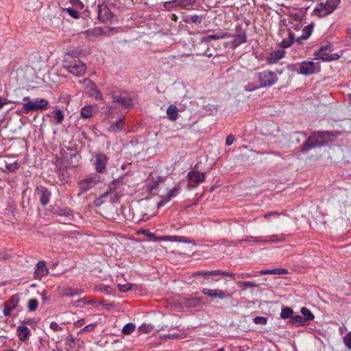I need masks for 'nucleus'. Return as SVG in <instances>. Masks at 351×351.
I'll use <instances>...</instances> for the list:
<instances>
[{"label":"nucleus","instance_id":"17","mask_svg":"<svg viewBox=\"0 0 351 351\" xmlns=\"http://www.w3.org/2000/svg\"><path fill=\"white\" fill-rule=\"evenodd\" d=\"M187 178L191 183H194L195 184H199L204 182L205 180V174L203 172H199L196 170L191 171L187 174Z\"/></svg>","mask_w":351,"mask_h":351},{"label":"nucleus","instance_id":"34","mask_svg":"<svg viewBox=\"0 0 351 351\" xmlns=\"http://www.w3.org/2000/svg\"><path fill=\"white\" fill-rule=\"evenodd\" d=\"M96 290L107 295H112L114 293L113 289L108 285H99L96 287Z\"/></svg>","mask_w":351,"mask_h":351},{"label":"nucleus","instance_id":"20","mask_svg":"<svg viewBox=\"0 0 351 351\" xmlns=\"http://www.w3.org/2000/svg\"><path fill=\"white\" fill-rule=\"evenodd\" d=\"M97 180L95 178H89L79 182V186L82 193H85L95 186Z\"/></svg>","mask_w":351,"mask_h":351},{"label":"nucleus","instance_id":"26","mask_svg":"<svg viewBox=\"0 0 351 351\" xmlns=\"http://www.w3.org/2000/svg\"><path fill=\"white\" fill-rule=\"evenodd\" d=\"M81 343L82 342L80 339L75 337L73 335H70L66 338V344L71 349L80 348Z\"/></svg>","mask_w":351,"mask_h":351},{"label":"nucleus","instance_id":"14","mask_svg":"<svg viewBox=\"0 0 351 351\" xmlns=\"http://www.w3.org/2000/svg\"><path fill=\"white\" fill-rule=\"evenodd\" d=\"M108 94L111 95L113 102L119 103L124 108L133 107V101L131 97L117 95L114 93H111V91H108Z\"/></svg>","mask_w":351,"mask_h":351},{"label":"nucleus","instance_id":"3","mask_svg":"<svg viewBox=\"0 0 351 351\" xmlns=\"http://www.w3.org/2000/svg\"><path fill=\"white\" fill-rule=\"evenodd\" d=\"M63 67L70 73L78 77L82 76L86 69V64L79 59L65 60Z\"/></svg>","mask_w":351,"mask_h":351},{"label":"nucleus","instance_id":"54","mask_svg":"<svg viewBox=\"0 0 351 351\" xmlns=\"http://www.w3.org/2000/svg\"><path fill=\"white\" fill-rule=\"evenodd\" d=\"M139 329L145 333H148L153 329V326L150 324H143L140 326Z\"/></svg>","mask_w":351,"mask_h":351},{"label":"nucleus","instance_id":"40","mask_svg":"<svg viewBox=\"0 0 351 351\" xmlns=\"http://www.w3.org/2000/svg\"><path fill=\"white\" fill-rule=\"evenodd\" d=\"M346 347L351 350V331L348 332L343 338Z\"/></svg>","mask_w":351,"mask_h":351},{"label":"nucleus","instance_id":"19","mask_svg":"<svg viewBox=\"0 0 351 351\" xmlns=\"http://www.w3.org/2000/svg\"><path fill=\"white\" fill-rule=\"evenodd\" d=\"M284 49H277L271 51L267 57L266 60L268 64H272L277 63L285 55Z\"/></svg>","mask_w":351,"mask_h":351},{"label":"nucleus","instance_id":"51","mask_svg":"<svg viewBox=\"0 0 351 351\" xmlns=\"http://www.w3.org/2000/svg\"><path fill=\"white\" fill-rule=\"evenodd\" d=\"M110 193V191H107L104 194H103L102 195H101L98 199H97L95 202H94V204L96 206H100L103 202H104V199L105 197H106L108 194Z\"/></svg>","mask_w":351,"mask_h":351},{"label":"nucleus","instance_id":"27","mask_svg":"<svg viewBox=\"0 0 351 351\" xmlns=\"http://www.w3.org/2000/svg\"><path fill=\"white\" fill-rule=\"evenodd\" d=\"M94 108L92 105H88L82 108L80 111V116L83 119H88L93 116Z\"/></svg>","mask_w":351,"mask_h":351},{"label":"nucleus","instance_id":"9","mask_svg":"<svg viewBox=\"0 0 351 351\" xmlns=\"http://www.w3.org/2000/svg\"><path fill=\"white\" fill-rule=\"evenodd\" d=\"M19 300L20 299L19 294L13 295L8 300L4 303L3 314L5 316H9L11 313V311L18 306Z\"/></svg>","mask_w":351,"mask_h":351},{"label":"nucleus","instance_id":"57","mask_svg":"<svg viewBox=\"0 0 351 351\" xmlns=\"http://www.w3.org/2000/svg\"><path fill=\"white\" fill-rule=\"evenodd\" d=\"M71 3L73 6H75L78 9H83L84 4L80 0H71Z\"/></svg>","mask_w":351,"mask_h":351},{"label":"nucleus","instance_id":"10","mask_svg":"<svg viewBox=\"0 0 351 351\" xmlns=\"http://www.w3.org/2000/svg\"><path fill=\"white\" fill-rule=\"evenodd\" d=\"M84 84H85L88 88V93L90 97H94L97 100H102V94L93 82L86 79L84 81Z\"/></svg>","mask_w":351,"mask_h":351},{"label":"nucleus","instance_id":"33","mask_svg":"<svg viewBox=\"0 0 351 351\" xmlns=\"http://www.w3.org/2000/svg\"><path fill=\"white\" fill-rule=\"evenodd\" d=\"M20 167V163L16 161L13 162H8L7 165L5 166V173L15 172L19 169Z\"/></svg>","mask_w":351,"mask_h":351},{"label":"nucleus","instance_id":"6","mask_svg":"<svg viewBox=\"0 0 351 351\" xmlns=\"http://www.w3.org/2000/svg\"><path fill=\"white\" fill-rule=\"evenodd\" d=\"M258 80L261 87H269L276 83L278 77L276 72L269 70L258 73Z\"/></svg>","mask_w":351,"mask_h":351},{"label":"nucleus","instance_id":"12","mask_svg":"<svg viewBox=\"0 0 351 351\" xmlns=\"http://www.w3.org/2000/svg\"><path fill=\"white\" fill-rule=\"evenodd\" d=\"M317 67H319L318 63L312 61H305L300 64V74L311 75L316 72Z\"/></svg>","mask_w":351,"mask_h":351},{"label":"nucleus","instance_id":"62","mask_svg":"<svg viewBox=\"0 0 351 351\" xmlns=\"http://www.w3.org/2000/svg\"><path fill=\"white\" fill-rule=\"evenodd\" d=\"M220 275L226 276L230 278H234L235 276V274L234 273L228 272L226 271L220 270Z\"/></svg>","mask_w":351,"mask_h":351},{"label":"nucleus","instance_id":"58","mask_svg":"<svg viewBox=\"0 0 351 351\" xmlns=\"http://www.w3.org/2000/svg\"><path fill=\"white\" fill-rule=\"evenodd\" d=\"M8 162L3 158L0 157V169L5 173V166Z\"/></svg>","mask_w":351,"mask_h":351},{"label":"nucleus","instance_id":"2","mask_svg":"<svg viewBox=\"0 0 351 351\" xmlns=\"http://www.w3.org/2000/svg\"><path fill=\"white\" fill-rule=\"evenodd\" d=\"M341 0H327L319 2L313 10L314 15L324 17L331 14L340 3Z\"/></svg>","mask_w":351,"mask_h":351},{"label":"nucleus","instance_id":"35","mask_svg":"<svg viewBox=\"0 0 351 351\" xmlns=\"http://www.w3.org/2000/svg\"><path fill=\"white\" fill-rule=\"evenodd\" d=\"M237 285L239 288H241L243 290H245L248 288L257 287V285L255 282L251 281H238Z\"/></svg>","mask_w":351,"mask_h":351},{"label":"nucleus","instance_id":"50","mask_svg":"<svg viewBox=\"0 0 351 351\" xmlns=\"http://www.w3.org/2000/svg\"><path fill=\"white\" fill-rule=\"evenodd\" d=\"M295 41L298 42L297 38L295 37V35L293 33H289V38L287 39V48L290 47Z\"/></svg>","mask_w":351,"mask_h":351},{"label":"nucleus","instance_id":"60","mask_svg":"<svg viewBox=\"0 0 351 351\" xmlns=\"http://www.w3.org/2000/svg\"><path fill=\"white\" fill-rule=\"evenodd\" d=\"M234 137L233 135L232 134H230L228 135L227 137H226V144L227 145H231L233 143H234Z\"/></svg>","mask_w":351,"mask_h":351},{"label":"nucleus","instance_id":"44","mask_svg":"<svg viewBox=\"0 0 351 351\" xmlns=\"http://www.w3.org/2000/svg\"><path fill=\"white\" fill-rule=\"evenodd\" d=\"M300 64H289L287 66V69L289 71L296 72L298 74H300Z\"/></svg>","mask_w":351,"mask_h":351},{"label":"nucleus","instance_id":"53","mask_svg":"<svg viewBox=\"0 0 351 351\" xmlns=\"http://www.w3.org/2000/svg\"><path fill=\"white\" fill-rule=\"evenodd\" d=\"M49 327L54 332L62 331L63 330L62 327L60 326L56 322H51Z\"/></svg>","mask_w":351,"mask_h":351},{"label":"nucleus","instance_id":"59","mask_svg":"<svg viewBox=\"0 0 351 351\" xmlns=\"http://www.w3.org/2000/svg\"><path fill=\"white\" fill-rule=\"evenodd\" d=\"M285 274V268L272 269V274Z\"/></svg>","mask_w":351,"mask_h":351},{"label":"nucleus","instance_id":"46","mask_svg":"<svg viewBox=\"0 0 351 351\" xmlns=\"http://www.w3.org/2000/svg\"><path fill=\"white\" fill-rule=\"evenodd\" d=\"M196 0H177L178 7H185L193 4Z\"/></svg>","mask_w":351,"mask_h":351},{"label":"nucleus","instance_id":"18","mask_svg":"<svg viewBox=\"0 0 351 351\" xmlns=\"http://www.w3.org/2000/svg\"><path fill=\"white\" fill-rule=\"evenodd\" d=\"M300 11H293L292 12L288 7L287 6V16H289V23H292L291 21L295 22L294 25L295 29H300L302 27L301 25V16Z\"/></svg>","mask_w":351,"mask_h":351},{"label":"nucleus","instance_id":"52","mask_svg":"<svg viewBox=\"0 0 351 351\" xmlns=\"http://www.w3.org/2000/svg\"><path fill=\"white\" fill-rule=\"evenodd\" d=\"M180 187L179 186L174 187L173 189H171L169 193H168L169 196L171 199L175 197L178 195V194L180 192Z\"/></svg>","mask_w":351,"mask_h":351},{"label":"nucleus","instance_id":"28","mask_svg":"<svg viewBox=\"0 0 351 351\" xmlns=\"http://www.w3.org/2000/svg\"><path fill=\"white\" fill-rule=\"evenodd\" d=\"M227 34L223 33L221 30H217L214 34H209L204 37L203 39L206 42H210V40H216L220 38H226Z\"/></svg>","mask_w":351,"mask_h":351},{"label":"nucleus","instance_id":"61","mask_svg":"<svg viewBox=\"0 0 351 351\" xmlns=\"http://www.w3.org/2000/svg\"><path fill=\"white\" fill-rule=\"evenodd\" d=\"M220 275L226 276L230 278H234L235 276V274L234 273L228 272L226 271L220 270Z\"/></svg>","mask_w":351,"mask_h":351},{"label":"nucleus","instance_id":"38","mask_svg":"<svg viewBox=\"0 0 351 351\" xmlns=\"http://www.w3.org/2000/svg\"><path fill=\"white\" fill-rule=\"evenodd\" d=\"M38 306V302L36 299H31L29 300L27 304V308L29 311L32 312L37 309Z\"/></svg>","mask_w":351,"mask_h":351},{"label":"nucleus","instance_id":"16","mask_svg":"<svg viewBox=\"0 0 351 351\" xmlns=\"http://www.w3.org/2000/svg\"><path fill=\"white\" fill-rule=\"evenodd\" d=\"M95 158V166L96 171L98 173H104L108 162L107 156L103 153H99L96 155Z\"/></svg>","mask_w":351,"mask_h":351},{"label":"nucleus","instance_id":"48","mask_svg":"<svg viewBox=\"0 0 351 351\" xmlns=\"http://www.w3.org/2000/svg\"><path fill=\"white\" fill-rule=\"evenodd\" d=\"M57 215L59 216H66L69 217L71 215V210L69 208L66 209H58L57 211Z\"/></svg>","mask_w":351,"mask_h":351},{"label":"nucleus","instance_id":"8","mask_svg":"<svg viewBox=\"0 0 351 351\" xmlns=\"http://www.w3.org/2000/svg\"><path fill=\"white\" fill-rule=\"evenodd\" d=\"M98 19L101 22H106L111 20L114 14L110 9L105 4H99L97 5Z\"/></svg>","mask_w":351,"mask_h":351},{"label":"nucleus","instance_id":"13","mask_svg":"<svg viewBox=\"0 0 351 351\" xmlns=\"http://www.w3.org/2000/svg\"><path fill=\"white\" fill-rule=\"evenodd\" d=\"M236 34L234 36L232 45L237 47L241 44L245 43L247 41L246 33L243 30L241 25H237L235 28Z\"/></svg>","mask_w":351,"mask_h":351},{"label":"nucleus","instance_id":"24","mask_svg":"<svg viewBox=\"0 0 351 351\" xmlns=\"http://www.w3.org/2000/svg\"><path fill=\"white\" fill-rule=\"evenodd\" d=\"M125 124L124 119L119 118L115 122H112L108 128V132L110 133H117L121 131Z\"/></svg>","mask_w":351,"mask_h":351},{"label":"nucleus","instance_id":"56","mask_svg":"<svg viewBox=\"0 0 351 351\" xmlns=\"http://www.w3.org/2000/svg\"><path fill=\"white\" fill-rule=\"evenodd\" d=\"M123 184V181H122V180H120V179H115V180H114L111 182V184H110V192L111 191V190H112V189H115V188H117V186H119V184Z\"/></svg>","mask_w":351,"mask_h":351},{"label":"nucleus","instance_id":"5","mask_svg":"<svg viewBox=\"0 0 351 351\" xmlns=\"http://www.w3.org/2000/svg\"><path fill=\"white\" fill-rule=\"evenodd\" d=\"M202 293L210 298L213 301L215 300H229L232 298V293H230L228 291L225 289H208V288H203L202 289Z\"/></svg>","mask_w":351,"mask_h":351},{"label":"nucleus","instance_id":"55","mask_svg":"<svg viewBox=\"0 0 351 351\" xmlns=\"http://www.w3.org/2000/svg\"><path fill=\"white\" fill-rule=\"evenodd\" d=\"M119 289L121 292H126L131 289L132 285L131 284H125V285H118Z\"/></svg>","mask_w":351,"mask_h":351},{"label":"nucleus","instance_id":"21","mask_svg":"<svg viewBox=\"0 0 351 351\" xmlns=\"http://www.w3.org/2000/svg\"><path fill=\"white\" fill-rule=\"evenodd\" d=\"M58 290L62 296L64 297H74L75 295H81L84 293L83 291L78 289H73L71 287H58Z\"/></svg>","mask_w":351,"mask_h":351},{"label":"nucleus","instance_id":"22","mask_svg":"<svg viewBox=\"0 0 351 351\" xmlns=\"http://www.w3.org/2000/svg\"><path fill=\"white\" fill-rule=\"evenodd\" d=\"M16 334L21 341H25L29 339L31 335V330L28 327L24 325H21L16 328Z\"/></svg>","mask_w":351,"mask_h":351},{"label":"nucleus","instance_id":"47","mask_svg":"<svg viewBox=\"0 0 351 351\" xmlns=\"http://www.w3.org/2000/svg\"><path fill=\"white\" fill-rule=\"evenodd\" d=\"M95 326H96L95 324H90L86 325L82 329H81L80 330L78 334H82L83 332H91L92 330H93V329L95 328Z\"/></svg>","mask_w":351,"mask_h":351},{"label":"nucleus","instance_id":"25","mask_svg":"<svg viewBox=\"0 0 351 351\" xmlns=\"http://www.w3.org/2000/svg\"><path fill=\"white\" fill-rule=\"evenodd\" d=\"M300 313L302 315V318L306 323V326L309 325L311 322L314 319L315 315L313 313L306 307H302L300 309Z\"/></svg>","mask_w":351,"mask_h":351},{"label":"nucleus","instance_id":"15","mask_svg":"<svg viewBox=\"0 0 351 351\" xmlns=\"http://www.w3.org/2000/svg\"><path fill=\"white\" fill-rule=\"evenodd\" d=\"M36 193L38 195L40 202L43 206H46L49 202L51 192L45 186H38Z\"/></svg>","mask_w":351,"mask_h":351},{"label":"nucleus","instance_id":"4","mask_svg":"<svg viewBox=\"0 0 351 351\" xmlns=\"http://www.w3.org/2000/svg\"><path fill=\"white\" fill-rule=\"evenodd\" d=\"M48 101L46 99L36 98L34 100H29L23 104L22 110L25 113L32 111L43 110L47 109Z\"/></svg>","mask_w":351,"mask_h":351},{"label":"nucleus","instance_id":"29","mask_svg":"<svg viewBox=\"0 0 351 351\" xmlns=\"http://www.w3.org/2000/svg\"><path fill=\"white\" fill-rule=\"evenodd\" d=\"M86 34L88 36L98 37V36L106 35V33L104 32V29L101 27H96L88 29L86 32Z\"/></svg>","mask_w":351,"mask_h":351},{"label":"nucleus","instance_id":"37","mask_svg":"<svg viewBox=\"0 0 351 351\" xmlns=\"http://www.w3.org/2000/svg\"><path fill=\"white\" fill-rule=\"evenodd\" d=\"M135 328L136 326L133 323H128L123 326L122 333L126 335H130L134 331Z\"/></svg>","mask_w":351,"mask_h":351},{"label":"nucleus","instance_id":"30","mask_svg":"<svg viewBox=\"0 0 351 351\" xmlns=\"http://www.w3.org/2000/svg\"><path fill=\"white\" fill-rule=\"evenodd\" d=\"M160 240L162 241H178L182 243H189L190 241L188 238L185 237L181 236H165L160 239Z\"/></svg>","mask_w":351,"mask_h":351},{"label":"nucleus","instance_id":"23","mask_svg":"<svg viewBox=\"0 0 351 351\" xmlns=\"http://www.w3.org/2000/svg\"><path fill=\"white\" fill-rule=\"evenodd\" d=\"M48 269L46 267V263L44 261H39L34 271L35 278H40L46 276L48 274Z\"/></svg>","mask_w":351,"mask_h":351},{"label":"nucleus","instance_id":"63","mask_svg":"<svg viewBox=\"0 0 351 351\" xmlns=\"http://www.w3.org/2000/svg\"><path fill=\"white\" fill-rule=\"evenodd\" d=\"M220 275L226 276L230 278H234L235 276V274L234 273L228 272L226 271L220 270Z\"/></svg>","mask_w":351,"mask_h":351},{"label":"nucleus","instance_id":"64","mask_svg":"<svg viewBox=\"0 0 351 351\" xmlns=\"http://www.w3.org/2000/svg\"><path fill=\"white\" fill-rule=\"evenodd\" d=\"M84 324H85V320L84 319H80L74 323V326L75 328H79V327H81L82 326H83Z\"/></svg>","mask_w":351,"mask_h":351},{"label":"nucleus","instance_id":"39","mask_svg":"<svg viewBox=\"0 0 351 351\" xmlns=\"http://www.w3.org/2000/svg\"><path fill=\"white\" fill-rule=\"evenodd\" d=\"M74 19H78L80 17L79 12L72 8H66L64 9Z\"/></svg>","mask_w":351,"mask_h":351},{"label":"nucleus","instance_id":"42","mask_svg":"<svg viewBox=\"0 0 351 351\" xmlns=\"http://www.w3.org/2000/svg\"><path fill=\"white\" fill-rule=\"evenodd\" d=\"M55 115L58 123H61L64 119V112L60 109H56L55 110Z\"/></svg>","mask_w":351,"mask_h":351},{"label":"nucleus","instance_id":"45","mask_svg":"<svg viewBox=\"0 0 351 351\" xmlns=\"http://www.w3.org/2000/svg\"><path fill=\"white\" fill-rule=\"evenodd\" d=\"M138 234H144L151 239H154L156 238L154 233L150 232L149 230L147 229H140L138 231Z\"/></svg>","mask_w":351,"mask_h":351},{"label":"nucleus","instance_id":"1","mask_svg":"<svg viewBox=\"0 0 351 351\" xmlns=\"http://www.w3.org/2000/svg\"><path fill=\"white\" fill-rule=\"evenodd\" d=\"M328 134V132H318L317 133L311 135L302 145L301 151L307 152L317 146H321L326 143Z\"/></svg>","mask_w":351,"mask_h":351},{"label":"nucleus","instance_id":"11","mask_svg":"<svg viewBox=\"0 0 351 351\" xmlns=\"http://www.w3.org/2000/svg\"><path fill=\"white\" fill-rule=\"evenodd\" d=\"M287 319H289V322L295 326H306L302 317L299 315H293L292 308L287 307L286 308Z\"/></svg>","mask_w":351,"mask_h":351},{"label":"nucleus","instance_id":"43","mask_svg":"<svg viewBox=\"0 0 351 351\" xmlns=\"http://www.w3.org/2000/svg\"><path fill=\"white\" fill-rule=\"evenodd\" d=\"M254 322L256 324L265 325L267 324V319L263 316H256L254 318Z\"/></svg>","mask_w":351,"mask_h":351},{"label":"nucleus","instance_id":"49","mask_svg":"<svg viewBox=\"0 0 351 351\" xmlns=\"http://www.w3.org/2000/svg\"><path fill=\"white\" fill-rule=\"evenodd\" d=\"M204 19V16L200 15L194 14L191 16V21L195 24H200Z\"/></svg>","mask_w":351,"mask_h":351},{"label":"nucleus","instance_id":"32","mask_svg":"<svg viewBox=\"0 0 351 351\" xmlns=\"http://www.w3.org/2000/svg\"><path fill=\"white\" fill-rule=\"evenodd\" d=\"M167 114L170 120H176L178 116L177 107L175 105H170L167 110Z\"/></svg>","mask_w":351,"mask_h":351},{"label":"nucleus","instance_id":"31","mask_svg":"<svg viewBox=\"0 0 351 351\" xmlns=\"http://www.w3.org/2000/svg\"><path fill=\"white\" fill-rule=\"evenodd\" d=\"M313 25H308L304 27L302 34L297 37L298 43H300V40H306L312 34Z\"/></svg>","mask_w":351,"mask_h":351},{"label":"nucleus","instance_id":"41","mask_svg":"<svg viewBox=\"0 0 351 351\" xmlns=\"http://www.w3.org/2000/svg\"><path fill=\"white\" fill-rule=\"evenodd\" d=\"M171 199L170 198V197L169 196L168 194L166 195H164V196H161L160 202H158V204H157V207L160 208L161 206H163L168 202H169Z\"/></svg>","mask_w":351,"mask_h":351},{"label":"nucleus","instance_id":"36","mask_svg":"<svg viewBox=\"0 0 351 351\" xmlns=\"http://www.w3.org/2000/svg\"><path fill=\"white\" fill-rule=\"evenodd\" d=\"M176 7H178L177 0H172L164 2L161 9L163 10H171Z\"/></svg>","mask_w":351,"mask_h":351},{"label":"nucleus","instance_id":"7","mask_svg":"<svg viewBox=\"0 0 351 351\" xmlns=\"http://www.w3.org/2000/svg\"><path fill=\"white\" fill-rule=\"evenodd\" d=\"M331 48L332 46L330 44L323 45L314 54L323 61L336 60L339 58V56L337 53H332Z\"/></svg>","mask_w":351,"mask_h":351}]
</instances>
